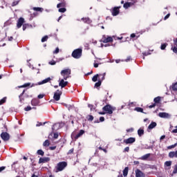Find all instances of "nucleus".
Returning a JSON list of instances; mask_svg holds the SVG:
<instances>
[{"instance_id": "nucleus-1", "label": "nucleus", "mask_w": 177, "mask_h": 177, "mask_svg": "<svg viewBox=\"0 0 177 177\" xmlns=\"http://www.w3.org/2000/svg\"><path fill=\"white\" fill-rule=\"evenodd\" d=\"M71 74V69L70 68H66L61 71V75L64 77V80H67L68 78H70Z\"/></svg>"}, {"instance_id": "nucleus-2", "label": "nucleus", "mask_w": 177, "mask_h": 177, "mask_svg": "<svg viewBox=\"0 0 177 177\" xmlns=\"http://www.w3.org/2000/svg\"><path fill=\"white\" fill-rule=\"evenodd\" d=\"M67 167V162H60L57 165L55 172H60Z\"/></svg>"}, {"instance_id": "nucleus-3", "label": "nucleus", "mask_w": 177, "mask_h": 177, "mask_svg": "<svg viewBox=\"0 0 177 177\" xmlns=\"http://www.w3.org/2000/svg\"><path fill=\"white\" fill-rule=\"evenodd\" d=\"M72 56L74 59H80L82 56V49L77 48L72 53Z\"/></svg>"}, {"instance_id": "nucleus-4", "label": "nucleus", "mask_w": 177, "mask_h": 177, "mask_svg": "<svg viewBox=\"0 0 177 177\" xmlns=\"http://www.w3.org/2000/svg\"><path fill=\"white\" fill-rule=\"evenodd\" d=\"M102 110L106 112V114H113V112L115 111V107L111 105H106L102 108Z\"/></svg>"}, {"instance_id": "nucleus-5", "label": "nucleus", "mask_w": 177, "mask_h": 177, "mask_svg": "<svg viewBox=\"0 0 177 177\" xmlns=\"http://www.w3.org/2000/svg\"><path fill=\"white\" fill-rule=\"evenodd\" d=\"M136 141V138H133V137H131L129 138H127L126 140H124V143H125L126 145H132V143H135V142Z\"/></svg>"}, {"instance_id": "nucleus-6", "label": "nucleus", "mask_w": 177, "mask_h": 177, "mask_svg": "<svg viewBox=\"0 0 177 177\" xmlns=\"http://www.w3.org/2000/svg\"><path fill=\"white\" fill-rule=\"evenodd\" d=\"M60 96H62V91L59 90H57L55 93H54V97L53 98L57 102H59L60 100Z\"/></svg>"}, {"instance_id": "nucleus-7", "label": "nucleus", "mask_w": 177, "mask_h": 177, "mask_svg": "<svg viewBox=\"0 0 177 177\" xmlns=\"http://www.w3.org/2000/svg\"><path fill=\"white\" fill-rule=\"evenodd\" d=\"M158 115L160 117V118H171V115L165 112H160L158 113Z\"/></svg>"}, {"instance_id": "nucleus-8", "label": "nucleus", "mask_w": 177, "mask_h": 177, "mask_svg": "<svg viewBox=\"0 0 177 177\" xmlns=\"http://www.w3.org/2000/svg\"><path fill=\"white\" fill-rule=\"evenodd\" d=\"M67 84H68V82H64V79H59V86H61V88H64L65 86H67Z\"/></svg>"}, {"instance_id": "nucleus-9", "label": "nucleus", "mask_w": 177, "mask_h": 177, "mask_svg": "<svg viewBox=\"0 0 177 177\" xmlns=\"http://www.w3.org/2000/svg\"><path fill=\"white\" fill-rule=\"evenodd\" d=\"M1 139H3V140H5V141L8 140L10 138L9 133L6 132H3L1 134Z\"/></svg>"}, {"instance_id": "nucleus-10", "label": "nucleus", "mask_w": 177, "mask_h": 177, "mask_svg": "<svg viewBox=\"0 0 177 177\" xmlns=\"http://www.w3.org/2000/svg\"><path fill=\"white\" fill-rule=\"evenodd\" d=\"M24 24V18L20 17L17 21V28H20Z\"/></svg>"}, {"instance_id": "nucleus-11", "label": "nucleus", "mask_w": 177, "mask_h": 177, "mask_svg": "<svg viewBox=\"0 0 177 177\" xmlns=\"http://www.w3.org/2000/svg\"><path fill=\"white\" fill-rule=\"evenodd\" d=\"M157 127V123L156 122H152L148 127L147 131L150 132L151 129H154Z\"/></svg>"}, {"instance_id": "nucleus-12", "label": "nucleus", "mask_w": 177, "mask_h": 177, "mask_svg": "<svg viewBox=\"0 0 177 177\" xmlns=\"http://www.w3.org/2000/svg\"><path fill=\"white\" fill-rule=\"evenodd\" d=\"M48 161H50V158H40L39 160V164H44L45 162H48Z\"/></svg>"}, {"instance_id": "nucleus-13", "label": "nucleus", "mask_w": 177, "mask_h": 177, "mask_svg": "<svg viewBox=\"0 0 177 177\" xmlns=\"http://www.w3.org/2000/svg\"><path fill=\"white\" fill-rule=\"evenodd\" d=\"M136 177H145V175L140 171V169H137L136 170Z\"/></svg>"}, {"instance_id": "nucleus-14", "label": "nucleus", "mask_w": 177, "mask_h": 177, "mask_svg": "<svg viewBox=\"0 0 177 177\" xmlns=\"http://www.w3.org/2000/svg\"><path fill=\"white\" fill-rule=\"evenodd\" d=\"M120 13V8L115 7L112 10V15L113 16H117Z\"/></svg>"}, {"instance_id": "nucleus-15", "label": "nucleus", "mask_w": 177, "mask_h": 177, "mask_svg": "<svg viewBox=\"0 0 177 177\" xmlns=\"http://www.w3.org/2000/svg\"><path fill=\"white\" fill-rule=\"evenodd\" d=\"M52 79L50 77H47L46 79L42 80L41 82L38 83V85H43V84H48L49 81H50Z\"/></svg>"}, {"instance_id": "nucleus-16", "label": "nucleus", "mask_w": 177, "mask_h": 177, "mask_svg": "<svg viewBox=\"0 0 177 177\" xmlns=\"http://www.w3.org/2000/svg\"><path fill=\"white\" fill-rule=\"evenodd\" d=\"M85 133V131L80 130V132L75 136V139H78L79 138H81L82 135Z\"/></svg>"}, {"instance_id": "nucleus-17", "label": "nucleus", "mask_w": 177, "mask_h": 177, "mask_svg": "<svg viewBox=\"0 0 177 177\" xmlns=\"http://www.w3.org/2000/svg\"><path fill=\"white\" fill-rule=\"evenodd\" d=\"M111 41H113V37H108L103 39V42L104 44H107V42H111Z\"/></svg>"}, {"instance_id": "nucleus-18", "label": "nucleus", "mask_w": 177, "mask_h": 177, "mask_svg": "<svg viewBox=\"0 0 177 177\" xmlns=\"http://www.w3.org/2000/svg\"><path fill=\"white\" fill-rule=\"evenodd\" d=\"M82 20L84 22V23H87V24H91L92 23V21L90 20L89 18L86 17V18H82Z\"/></svg>"}, {"instance_id": "nucleus-19", "label": "nucleus", "mask_w": 177, "mask_h": 177, "mask_svg": "<svg viewBox=\"0 0 177 177\" xmlns=\"http://www.w3.org/2000/svg\"><path fill=\"white\" fill-rule=\"evenodd\" d=\"M59 127H60V124L56 123L53 126L52 129H53V131H57V129H59Z\"/></svg>"}, {"instance_id": "nucleus-20", "label": "nucleus", "mask_w": 177, "mask_h": 177, "mask_svg": "<svg viewBox=\"0 0 177 177\" xmlns=\"http://www.w3.org/2000/svg\"><path fill=\"white\" fill-rule=\"evenodd\" d=\"M138 135L139 136H142V135H145V130H143V129H139L138 130Z\"/></svg>"}, {"instance_id": "nucleus-21", "label": "nucleus", "mask_w": 177, "mask_h": 177, "mask_svg": "<svg viewBox=\"0 0 177 177\" xmlns=\"http://www.w3.org/2000/svg\"><path fill=\"white\" fill-rule=\"evenodd\" d=\"M33 10L35 12H44V8L39 7H34Z\"/></svg>"}, {"instance_id": "nucleus-22", "label": "nucleus", "mask_w": 177, "mask_h": 177, "mask_svg": "<svg viewBox=\"0 0 177 177\" xmlns=\"http://www.w3.org/2000/svg\"><path fill=\"white\" fill-rule=\"evenodd\" d=\"M129 169V168H128V167L124 168V169L123 170V176H128Z\"/></svg>"}, {"instance_id": "nucleus-23", "label": "nucleus", "mask_w": 177, "mask_h": 177, "mask_svg": "<svg viewBox=\"0 0 177 177\" xmlns=\"http://www.w3.org/2000/svg\"><path fill=\"white\" fill-rule=\"evenodd\" d=\"M177 146V142L174 145H170L167 147L168 150H171V149H175V147Z\"/></svg>"}, {"instance_id": "nucleus-24", "label": "nucleus", "mask_w": 177, "mask_h": 177, "mask_svg": "<svg viewBox=\"0 0 177 177\" xmlns=\"http://www.w3.org/2000/svg\"><path fill=\"white\" fill-rule=\"evenodd\" d=\"M99 77V75L97 74L95 75H94L92 78V81H93V82H96V81H97V78Z\"/></svg>"}, {"instance_id": "nucleus-25", "label": "nucleus", "mask_w": 177, "mask_h": 177, "mask_svg": "<svg viewBox=\"0 0 177 177\" xmlns=\"http://www.w3.org/2000/svg\"><path fill=\"white\" fill-rule=\"evenodd\" d=\"M31 85V83H26L22 86H19V88H27V86H30Z\"/></svg>"}, {"instance_id": "nucleus-26", "label": "nucleus", "mask_w": 177, "mask_h": 177, "mask_svg": "<svg viewBox=\"0 0 177 177\" xmlns=\"http://www.w3.org/2000/svg\"><path fill=\"white\" fill-rule=\"evenodd\" d=\"M136 111H138V113H143V109L140 107H136L135 108Z\"/></svg>"}, {"instance_id": "nucleus-27", "label": "nucleus", "mask_w": 177, "mask_h": 177, "mask_svg": "<svg viewBox=\"0 0 177 177\" xmlns=\"http://www.w3.org/2000/svg\"><path fill=\"white\" fill-rule=\"evenodd\" d=\"M102 85V80L98 81L97 83L95 84V88H99Z\"/></svg>"}, {"instance_id": "nucleus-28", "label": "nucleus", "mask_w": 177, "mask_h": 177, "mask_svg": "<svg viewBox=\"0 0 177 177\" xmlns=\"http://www.w3.org/2000/svg\"><path fill=\"white\" fill-rule=\"evenodd\" d=\"M149 157H150V153H148V154H146V155L142 156L141 159L147 160V158H149Z\"/></svg>"}, {"instance_id": "nucleus-29", "label": "nucleus", "mask_w": 177, "mask_h": 177, "mask_svg": "<svg viewBox=\"0 0 177 177\" xmlns=\"http://www.w3.org/2000/svg\"><path fill=\"white\" fill-rule=\"evenodd\" d=\"M123 6L125 9H128L131 7V3H125Z\"/></svg>"}, {"instance_id": "nucleus-30", "label": "nucleus", "mask_w": 177, "mask_h": 177, "mask_svg": "<svg viewBox=\"0 0 177 177\" xmlns=\"http://www.w3.org/2000/svg\"><path fill=\"white\" fill-rule=\"evenodd\" d=\"M165 165H166V167H171V165H172V162L171 161H166L165 162Z\"/></svg>"}, {"instance_id": "nucleus-31", "label": "nucleus", "mask_w": 177, "mask_h": 177, "mask_svg": "<svg viewBox=\"0 0 177 177\" xmlns=\"http://www.w3.org/2000/svg\"><path fill=\"white\" fill-rule=\"evenodd\" d=\"M32 106H37L38 102H37V100H32Z\"/></svg>"}, {"instance_id": "nucleus-32", "label": "nucleus", "mask_w": 177, "mask_h": 177, "mask_svg": "<svg viewBox=\"0 0 177 177\" xmlns=\"http://www.w3.org/2000/svg\"><path fill=\"white\" fill-rule=\"evenodd\" d=\"M37 154H39V156H44L45 153L44 152V151H42V149H39L37 151Z\"/></svg>"}, {"instance_id": "nucleus-33", "label": "nucleus", "mask_w": 177, "mask_h": 177, "mask_svg": "<svg viewBox=\"0 0 177 177\" xmlns=\"http://www.w3.org/2000/svg\"><path fill=\"white\" fill-rule=\"evenodd\" d=\"M153 100H154L155 103H159L160 101L161 100V98L160 97H157L154 98Z\"/></svg>"}, {"instance_id": "nucleus-34", "label": "nucleus", "mask_w": 177, "mask_h": 177, "mask_svg": "<svg viewBox=\"0 0 177 177\" xmlns=\"http://www.w3.org/2000/svg\"><path fill=\"white\" fill-rule=\"evenodd\" d=\"M43 146L46 147H48V146H49V140H46L44 142Z\"/></svg>"}, {"instance_id": "nucleus-35", "label": "nucleus", "mask_w": 177, "mask_h": 177, "mask_svg": "<svg viewBox=\"0 0 177 177\" xmlns=\"http://www.w3.org/2000/svg\"><path fill=\"white\" fill-rule=\"evenodd\" d=\"M6 102V97H3L2 100H0V106Z\"/></svg>"}, {"instance_id": "nucleus-36", "label": "nucleus", "mask_w": 177, "mask_h": 177, "mask_svg": "<svg viewBox=\"0 0 177 177\" xmlns=\"http://www.w3.org/2000/svg\"><path fill=\"white\" fill-rule=\"evenodd\" d=\"M173 91H177V82L172 85Z\"/></svg>"}, {"instance_id": "nucleus-37", "label": "nucleus", "mask_w": 177, "mask_h": 177, "mask_svg": "<svg viewBox=\"0 0 177 177\" xmlns=\"http://www.w3.org/2000/svg\"><path fill=\"white\" fill-rule=\"evenodd\" d=\"M46 41H48V36H44V37L41 39V42H46Z\"/></svg>"}, {"instance_id": "nucleus-38", "label": "nucleus", "mask_w": 177, "mask_h": 177, "mask_svg": "<svg viewBox=\"0 0 177 177\" xmlns=\"http://www.w3.org/2000/svg\"><path fill=\"white\" fill-rule=\"evenodd\" d=\"M19 1H15L12 3V6H16L17 5H19Z\"/></svg>"}, {"instance_id": "nucleus-39", "label": "nucleus", "mask_w": 177, "mask_h": 177, "mask_svg": "<svg viewBox=\"0 0 177 177\" xmlns=\"http://www.w3.org/2000/svg\"><path fill=\"white\" fill-rule=\"evenodd\" d=\"M59 12H60L61 13H64V12H66V8H59Z\"/></svg>"}, {"instance_id": "nucleus-40", "label": "nucleus", "mask_w": 177, "mask_h": 177, "mask_svg": "<svg viewBox=\"0 0 177 177\" xmlns=\"http://www.w3.org/2000/svg\"><path fill=\"white\" fill-rule=\"evenodd\" d=\"M165 48H167V45L166 44H162L160 48L162 49V50H164V49H165Z\"/></svg>"}, {"instance_id": "nucleus-41", "label": "nucleus", "mask_w": 177, "mask_h": 177, "mask_svg": "<svg viewBox=\"0 0 177 177\" xmlns=\"http://www.w3.org/2000/svg\"><path fill=\"white\" fill-rule=\"evenodd\" d=\"M173 174H177V165H175V167H174V169L173 171Z\"/></svg>"}, {"instance_id": "nucleus-42", "label": "nucleus", "mask_w": 177, "mask_h": 177, "mask_svg": "<svg viewBox=\"0 0 177 177\" xmlns=\"http://www.w3.org/2000/svg\"><path fill=\"white\" fill-rule=\"evenodd\" d=\"M172 133H177V126L175 127V129L172 130Z\"/></svg>"}, {"instance_id": "nucleus-43", "label": "nucleus", "mask_w": 177, "mask_h": 177, "mask_svg": "<svg viewBox=\"0 0 177 177\" xmlns=\"http://www.w3.org/2000/svg\"><path fill=\"white\" fill-rule=\"evenodd\" d=\"M49 64H50L51 66H55V64H56V62L55 61H50L49 62Z\"/></svg>"}, {"instance_id": "nucleus-44", "label": "nucleus", "mask_w": 177, "mask_h": 177, "mask_svg": "<svg viewBox=\"0 0 177 177\" xmlns=\"http://www.w3.org/2000/svg\"><path fill=\"white\" fill-rule=\"evenodd\" d=\"M44 96H45V95L40 94V95H38V99H43Z\"/></svg>"}, {"instance_id": "nucleus-45", "label": "nucleus", "mask_w": 177, "mask_h": 177, "mask_svg": "<svg viewBox=\"0 0 177 177\" xmlns=\"http://www.w3.org/2000/svg\"><path fill=\"white\" fill-rule=\"evenodd\" d=\"M30 110H31V106H27L25 108V111H30Z\"/></svg>"}, {"instance_id": "nucleus-46", "label": "nucleus", "mask_w": 177, "mask_h": 177, "mask_svg": "<svg viewBox=\"0 0 177 177\" xmlns=\"http://www.w3.org/2000/svg\"><path fill=\"white\" fill-rule=\"evenodd\" d=\"M124 62H131V56L127 57V58L124 60Z\"/></svg>"}, {"instance_id": "nucleus-47", "label": "nucleus", "mask_w": 177, "mask_h": 177, "mask_svg": "<svg viewBox=\"0 0 177 177\" xmlns=\"http://www.w3.org/2000/svg\"><path fill=\"white\" fill-rule=\"evenodd\" d=\"M88 121H93V117L92 115H88Z\"/></svg>"}, {"instance_id": "nucleus-48", "label": "nucleus", "mask_w": 177, "mask_h": 177, "mask_svg": "<svg viewBox=\"0 0 177 177\" xmlns=\"http://www.w3.org/2000/svg\"><path fill=\"white\" fill-rule=\"evenodd\" d=\"M53 53H55V54L59 53V48H56L55 50L53 51Z\"/></svg>"}, {"instance_id": "nucleus-49", "label": "nucleus", "mask_w": 177, "mask_h": 177, "mask_svg": "<svg viewBox=\"0 0 177 177\" xmlns=\"http://www.w3.org/2000/svg\"><path fill=\"white\" fill-rule=\"evenodd\" d=\"M64 5L62 3H58L57 6V8H62V6H64Z\"/></svg>"}, {"instance_id": "nucleus-50", "label": "nucleus", "mask_w": 177, "mask_h": 177, "mask_svg": "<svg viewBox=\"0 0 177 177\" xmlns=\"http://www.w3.org/2000/svg\"><path fill=\"white\" fill-rule=\"evenodd\" d=\"M172 50H173V52H174V53H177V48L176 47H174L172 48Z\"/></svg>"}, {"instance_id": "nucleus-51", "label": "nucleus", "mask_w": 177, "mask_h": 177, "mask_svg": "<svg viewBox=\"0 0 177 177\" xmlns=\"http://www.w3.org/2000/svg\"><path fill=\"white\" fill-rule=\"evenodd\" d=\"M125 151H127V153H128V151H129V147L124 148V152H125Z\"/></svg>"}, {"instance_id": "nucleus-52", "label": "nucleus", "mask_w": 177, "mask_h": 177, "mask_svg": "<svg viewBox=\"0 0 177 177\" xmlns=\"http://www.w3.org/2000/svg\"><path fill=\"white\" fill-rule=\"evenodd\" d=\"M6 167H0V172H2V171H4V169H6Z\"/></svg>"}, {"instance_id": "nucleus-53", "label": "nucleus", "mask_w": 177, "mask_h": 177, "mask_svg": "<svg viewBox=\"0 0 177 177\" xmlns=\"http://www.w3.org/2000/svg\"><path fill=\"white\" fill-rule=\"evenodd\" d=\"M169 16H170V15H169V14H167V15L165 17L164 20H167V19H169Z\"/></svg>"}, {"instance_id": "nucleus-54", "label": "nucleus", "mask_w": 177, "mask_h": 177, "mask_svg": "<svg viewBox=\"0 0 177 177\" xmlns=\"http://www.w3.org/2000/svg\"><path fill=\"white\" fill-rule=\"evenodd\" d=\"M127 132H133V129L131 128L127 130Z\"/></svg>"}, {"instance_id": "nucleus-55", "label": "nucleus", "mask_w": 177, "mask_h": 177, "mask_svg": "<svg viewBox=\"0 0 177 177\" xmlns=\"http://www.w3.org/2000/svg\"><path fill=\"white\" fill-rule=\"evenodd\" d=\"M100 121L101 122H103V121H104V117H100Z\"/></svg>"}, {"instance_id": "nucleus-56", "label": "nucleus", "mask_w": 177, "mask_h": 177, "mask_svg": "<svg viewBox=\"0 0 177 177\" xmlns=\"http://www.w3.org/2000/svg\"><path fill=\"white\" fill-rule=\"evenodd\" d=\"M165 138V136H162L161 137H160V141L161 142V141H162V140H164V138Z\"/></svg>"}, {"instance_id": "nucleus-57", "label": "nucleus", "mask_w": 177, "mask_h": 177, "mask_svg": "<svg viewBox=\"0 0 177 177\" xmlns=\"http://www.w3.org/2000/svg\"><path fill=\"white\" fill-rule=\"evenodd\" d=\"M54 138H55V139H57V138H59V134L55 133L54 134Z\"/></svg>"}, {"instance_id": "nucleus-58", "label": "nucleus", "mask_w": 177, "mask_h": 177, "mask_svg": "<svg viewBox=\"0 0 177 177\" xmlns=\"http://www.w3.org/2000/svg\"><path fill=\"white\" fill-rule=\"evenodd\" d=\"M88 107H89V109H91V110H93V105L88 104Z\"/></svg>"}, {"instance_id": "nucleus-59", "label": "nucleus", "mask_w": 177, "mask_h": 177, "mask_svg": "<svg viewBox=\"0 0 177 177\" xmlns=\"http://www.w3.org/2000/svg\"><path fill=\"white\" fill-rule=\"evenodd\" d=\"M153 107H156V104H153L150 105V106H149V109H153Z\"/></svg>"}, {"instance_id": "nucleus-60", "label": "nucleus", "mask_w": 177, "mask_h": 177, "mask_svg": "<svg viewBox=\"0 0 177 177\" xmlns=\"http://www.w3.org/2000/svg\"><path fill=\"white\" fill-rule=\"evenodd\" d=\"M94 67L97 68V67H99V64H94Z\"/></svg>"}, {"instance_id": "nucleus-61", "label": "nucleus", "mask_w": 177, "mask_h": 177, "mask_svg": "<svg viewBox=\"0 0 177 177\" xmlns=\"http://www.w3.org/2000/svg\"><path fill=\"white\" fill-rule=\"evenodd\" d=\"M131 38H135V37H136V35L133 33L131 35Z\"/></svg>"}, {"instance_id": "nucleus-62", "label": "nucleus", "mask_w": 177, "mask_h": 177, "mask_svg": "<svg viewBox=\"0 0 177 177\" xmlns=\"http://www.w3.org/2000/svg\"><path fill=\"white\" fill-rule=\"evenodd\" d=\"M50 150H55L56 149V147H50Z\"/></svg>"}, {"instance_id": "nucleus-63", "label": "nucleus", "mask_w": 177, "mask_h": 177, "mask_svg": "<svg viewBox=\"0 0 177 177\" xmlns=\"http://www.w3.org/2000/svg\"><path fill=\"white\" fill-rule=\"evenodd\" d=\"M12 40H13V37H9L8 41H12Z\"/></svg>"}, {"instance_id": "nucleus-64", "label": "nucleus", "mask_w": 177, "mask_h": 177, "mask_svg": "<svg viewBox=\"0 0 177 177\" xmlns=\"http://www.w3.org/2000/svg\"><path fill=\"white\" fill-rule=\"evenodd\" d=\"M120 62H121L120 59H116V60H115V63H120Z\"/></svg>"}]
</instances>
